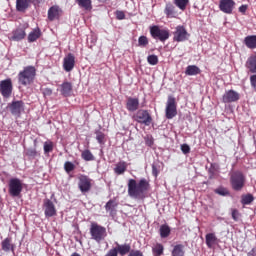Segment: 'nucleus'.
Masks as SVG:
<instances>
[{
	"mask_svg": "<svg viewBox=\"0 0 256 256\" xmlns=\"http://www.w3.org/2000/svg\"><path fill=\"white\" fill-rule=\"evenodd\" d=\"M172 256H185V246L183 244H177L173 247Z\"/></svg>",
	"mask_w": 256,
	"mask_h": 256,
	"instance_id": "c756f323",
	"label": "nucleus"
},
{
	"mask_svg": "<svg viewBox=\"0 0 256 256\" xmlns=\"http://www.w3.org/2000/svg\"><path fill=\"white\" fill-rule=\"evenodd\" d=\"M174 5H176L180 11H185L187 5H189V0H174Z\"/></svg>",
	"mask_w": 256,
	"mask_h": 256,
	"instance_id": "f704fd0d",
	"label": "nucleus"
},
{
	"mask_svg": "<svg viewBox=\"0 0 256 256\" xmlns=\"http://www.w3.org/2000/svg\"><path fill=\"white\" fill-rule=\"evenodd\" d=\"M134 121L140 123V125H145L146 127H149V125L153 123V118L151 117L149 111L140 109L135 113Z\"/></svg>",
	"mask_w": 256,
	"mask_h": 256,
	"instance_id": "0eeeda50",
	"label": "nucleus"
},
{
	"mask_svg": "<svg viewBox=\"0 0 256 256\" xmlns=\"http://www.w3.org/2000/svg\"><path fill=\"white\" fill-rule=\"evenodd\" d=\"M42 0H16V10L25 13L32 3H40Z\"/></svg>",
	"mask_w": 256,
	"mask_h": 256,
	"instance_id": "2eb2a0df",
	"label": "nucleus"
},
{
	"mask_svg": "<svg viewBox=\"0 0 256 256\" xmlns=\"http://www.w3.org/2000/svg\"><path fill=\"white\" fill-rule=\"evenodd\" d=\"M181 151L184 155H189V153H191V147L189 146V144H182Z\"/></svg>",
	"mask_w": 256,
	"mask_h": 256,
	"instance_id": "a18cd8bd",
	"label": "nucleus"
},
{
	"mask_svg": "<svg viewBox=\"0 0 256 256\" xmlns=\"http://www.w3.org/2000/svg\"><path fill=\"white\" fill-rule=\"evenodd\" d=\"M189 32H187V29L184 28V26H177L175 28V31L173 32V41H176V43H183L185 41L189 40Z\"/></svg>",
	"mask_w": 256,
	"mask_h": 256,
	"instance_id": "1a4fd4ad",
	"label": "nucleus"
},
{
	"mask_svg": "<svg viewBox=\"0 0 256 256\" xmlns=\"http://www.w3.org/2000/svg\"><path fill=\"white\" fill-rule=\"evenodd\" d=\"M239 12L240 13H246L247 12V5H242L239 7Z\"/></svg>",
	"mask_w": 256,
	"mask_h": 256,
	"instance_id": "5fc2aeb1",
	"label": "nucleus"
},
{
	"mask_svg": "<svg viewBox=\"0 0 256 256\" xmlns=\"http://www.w3.org/2000/svg\"><path fill=\"white\" fill-rule=\"evenodd\" d=\"M59 91L63 97H71V93H73V84L65 81L60 85Z\"/></svg>",
	"mask_w": 256,
	"mask_h": 256,
	"instance_id": "a211bd4d",
	"label": "nucleus"
},
{
	"mask_svg": "<svg viewBox=\"0 0 256 256\" xmlns=\"http://www.w3.org/2000/svg\"><path fill=\"white\" fill-rule=\"evenodd\" d=\"M95 135L99 145H105V133H103L101 130H96Z\"/></svg>",
	"mask_w": 256,
	"mask_h": 256,
	"instance_id": "4c0bfd02",
	"label": "nucleus"
},
{
	"mask_svg": "<svg viewBox=\"0 0 256 256\" xmlns=\"http://www.w3.org/2000/svg\"><path fill=\"white\" fill-rule=\"evenodd\" d=\"M152 175L154 177H158L159 175V169H157V167L155 166V164L152 165Z\"/></svg>",
	"mask_w": 256,
	"mask_h": 256,
	"instance_id": "864d4df0",
	"label": "nucleus"
},
{
	"mask_svg": "<svg viewBox=\"0 0 256 256\" xmlns=\"http://www.w3.org/2000/svg\"><path fill=\"white\" fill-rule=\"evenodd\" d=\"M39 37H41V32L39 30H33L28 35V41L29 43H34Z\"/></svg>",
	"mask_w": 256,
	"mask_h": 256,
	"instance_id": "c9c22d12",
	"label": "nucleus"
},
{
	"mask_svg": "<svg viewBox=\"0 0 256 256\" xmlns=\"http://www.w3.org/2000/svg\"><path fill=\"white\" fill-rule=\"evenodd\" d=\"M163 251H165V247L161 243H157L152 247L153 256H161L163 255Z\"/></svg>",
	"mask_w": 256,
	"mask_h": 256,
	"instance_id": "473e14b6",
	"label": "nucleus"
},
{
	"mask_svg": "<svg viewBox=\"0 0 256 256\" xmlns=\"http://www.w3.org/2000/svg\"><path fill=\"white\" fill-rule=\"evenodd\" d=\"M90 235L96 243H101L107 237V229L93 222L90 226Z\"/></svg>",
	"mask_w": 256,
	"mask_h": 256,
	"instance_id": "7ed1b4c3",
	"label": "nucleus"
},
{
	"mask_svg": "<svg viewBox=\"0 0 256 256\" xmlns=\"http://www.w3.org/2000/svg\"><path fill=\"white\" fill-rule=\"evenodd\" d=\"M138 45L139 47H146L149 45V39L147 38V36H140L138 38Z\"/></svg>",
	"mask_w": 256,
	"mask_h": 256,
	"instance_id": "a19ab883",
	"label": "nucleus"
},
{
	"mask_svg": "<svg viewBox=\"0 0 256 256\" xmlns=\"http://www.w3.org/2000/svg\"><path fill=\"white\" fill-rule=\"evenodd\" d=\"M150 35L153 39H158L162 43H165L169 39V30L161 29L159 26L150 27Z\"/></svg>",
	"mask_w": 256,
	"mask_h": 256,
	"instance_id": "6e6552de",
	"label": "nucleus"
},
{
	"mask_svg": "<svg viewBox=\"0 0 256 256\" xmlns=\"http://www.w3.org/2000/svg\"><path fill=\"white\" fill-rule=\"evenodd\" d=\"M42 93L44 97H51V95H53V90L51 88H44L42 89Z\"/></svg>",
	"mask_w": 256,
	"mask_h": 256,
	"instance_id": "09e8293b",
	"label": "nucleus"
},
{
	"mask_svg": "<svg viewBox=\"0 0 256 256\" xmlns=\"http://www.w3.org/2000/svg\"><path fill=\"white\" fill-rule=\"evenodd\" d=\"M26 155L28 157H35L37 155V150H35L33 148H29L26 150Z\"/></svg>",
	"mask_w": 256,
	"mask_h": 256,
	"instance_id": "8fccbe9b",
	"label": "nucleus"
},
{
	"mask_svg": "<svg viewBox=\"0 0 256 256\" xmlns=\"http://www.w3.org/2000/svg\"><path fill=\"white\" fill-rule=\"evenodd\" d=\"M53 151V143L51 141L44 142V153L45 155L51 153Z\"/></svg>",
	"mask_w": 256,
	"mask_h": 256,
	"instance_id": "79ce46f5",
	"label": "nucleus"
},
{
	"mask_svg": "<svg viewBox=\"0 0 256 256\" xmlns=\"http://www.w3.org/2000/svg\"><path fill=\"white\" fill-rule=\"evenodd\" d=\"M253 201H254L253 195L248 194V195L242 196L241 203H242V205H251V203H253Z\"/></svg>",
	"mask_w": 256,
	"mask_h": 256,
	"instance_id": "ea45409f",
	"label": "nucleus"
},
{
	"mask_svg": "<svg viewBox=\"0 0 256 256\" xmlns=\"http://www.w3.org/2000/svg\"><path fill=\"white\" fill-rule=\"evenodd\" d=\"M2 251L5 253H9V251H12V253H15V244H13V240L11 237L5 238L1 242Z\"/></svg>",
	"mask_w": 256,
	"mask_h": 256,
	"instance_id": "6ab92c4d",
	"label": "nucleus"
},
{
	"mask_svg": "<svg viewBox=\"0 0 256 256\" xmlns=\"http://www.w3.org/2000/svg\"><path fill=\"white\" fill-rule=\"evenodd\" d=\"M78 7H80V9H83L84 11H91V9H93V4L91 2V0H75Z\"/></svg>",
	"mask_w": 256,
	"mask_h": 256,
	"instance_id": "b1692460",
	"label": "nucleus"
},
{
	"mask_svg": "<svg viewBox=\"0 0 256 256\" xmlns=\"http://www.w3.org/2000/svg\"><path fill=\"white\" fill-rule=\"evenodd\" d=\"M35 75H37V69L35 66H26L23 71H20L18 74V81L20 85L27 87L35 81Z\"/></svg>",
	"mask_w": 256,
	"mask_h": 256,
	"instance_id": "f03ea898",
	"label": "nucleus"
},
{
	"mask_svg": "<svg viewBox=\"0 0 256 256\" xmlns=\"http://www.w3.org/2000/svg\"><path fill=\"white\" fill-rule=\"evenodd\" d=\"M27 34L25 33V29L23 28H17L13 31L12 39L13 41H21L22 39H25V36Z\"/></svg>",
	"mask_w": 256,
	"mask_h": 256,
	"instance_id": "a878e982",
	"label": "nucleus"
},
{
	"mask_svg": "<svg viewBox=\"0 0 256 256\" xmlns=\"http://www.w3.org/2000/svg\"><path fill=\"white\" fill-rule=\"evenodd\" d=\"M116 15V19H118V21H123V19H125V12L121 11V10H117L115 12Z\"/></svg>",
	"mask_w": 256,
	"mask_h": 256,
	"instance_id": "49530a36",
	"label": "nucleus"
},
{
	"mask_svg": "<svg viewBox=\"0 0 256 256\" xmlns=\"http://www.w3.org/2000/svg\"><path fill=\"white\" fill-rule=\"evenodd\" d=\"M126 109H128L130 112L137 111V109H139V99L128 98L126 103Z\"/></svg>",
	"mask_w": 256,
	"mask_h": 256,
	"instance_id": "5701e85b",
	"label": "nucleus"
},
{
	"mask_svg": "<svg viewBox=\"0 0 256 256\" xmlns=\"http://www.w3.org/2000/svg\"><path fill=\"white\" fill-rule=\"evenodd\" d=\"M149 189V182L142 178L137 184L135 179L128 180V195L132 199H145V191Z\"/></svg>",
	"mask_w": 256,
	"mask_h": 256,
	"instance_id": "f257e3e1",
	"label": "nucleus"
},
{
	"mask_svg": "<svg viewBox=\"0 0 256 256\" xmlns=\"http://www.w3.org/2000/svg\"><path fill=\"white\" fill-rule=\"evenodd\" d=\"M219 9L222 13L231 15L233 9H235V1L233 0H220Z\"/></svg>",
	"mask_w": 256,
	"mask_h": 256,
	"instance_id": "4468645a",
	"label": "nucleus"
},
{
	"mask_svg": "<svg viewBox=\"0 0 256 256\" xmlns=\"http://www.w3.org/2000/svg\"><path fill=\"white\" fill-rule=\"evenodd\" d=\"M92 187L93 179L85 175H81L78 178V189L81 191V193H89Z\"/></svg>",
	"mask_w": 256,
	"mask_h": 256,
	"instance_id": "9b49d317",
	"label": "nucleus"
},
{
	"mask_svg": "<svg viewBox=\"0 0 256 256\" xmlns=\"http://www.w3.org/2000/svg\"><path fill=\"white\" fill-rule=\"evenodd\" d=\"M116 250L118 251L119 255H127V253H131V244H119V242H115Z\"/></svg>",
	"mask_w": 256,
	"mask_h": 256,
	"instance_id": "412c9836",
	"label": "nucleus"
},
{
	"mask_svg": "<svg viewBox=\"0 0 256 256\" xmlns=\"http://www.w3.org/2000/svg\"><path fill=\"white\" fill-rule=\"evenodd\" d=\"M250 83L253 89H256V74L250 77Z\"/></svg>",
	"mask_w": 256,
	"mask_h": 256,
	"instance_id": "603ef678",
	"label": "nucleus"
},
{
	"mask_svg": "<svg viewBox=\"0 0 256 256\" xmlns=\"http://www.w3.org/2000/svg\"><path fill=\"white\" fill-rule=\"evenodd\" d=\"M246 67L250 73H256V55L250 56L246 61Z\"/></svg>",
	"mask_w": 256,
	"mask_h": 256,
	"instance_id": "cd10ccee",
	"label": "nucleus"
},
{
	"mask_svg": "<svg viewBox=\"0 0 256 256\" xmlns=\"http://www.w3.org/2000/svg\"><path fill=\"white\" fill-rule=\"evenodd\" d=\"M206 245L208 249H213V247H215V245H217V236L215 235V233H208L206 234Z\"/></svg>",
	"mask_w": 256,
	"mask_h": 256,
	"instance_id": "4be33fe9",
	"label": "nucleus"
},
{
	"mask_svg": "<svg viewBox=\"0 0 256 256\" xmlns=\"http://www.w3.org/2000/svg\"><path fill=\"white\" fill-rule=\"evenodd\" d=\"M105 256H119V252L116 250V248L110 249Z\"/></svg>",
	"mask_w": 256,
	"mask_h": 256,
	"instance_id": "3c124183",
	"label": "nucleus"
},
{
	"mask_svg": "<svg viewBox=\"0 0 256 256\" xmlns=\"http://www.w3.org/2000/svg\"><path fill=\"white\" fill-rule=\"evenodd\" d=\"M240 217L241 214L239 213V210L232 209V219H234L235 221H239Z\"/></svg>",
	"mask_w": 256,
	"mask_h": 256,
	"instance_id": "de8ad7c7",
	"label": "nucleus"
},
{
	"mask_svg": "<svg viewBox=\"0 0 256 256\" xmlns=\"http://www.w3.org/2000/svg\"><path fill=\"white\" fill-rule=\"evenodd\" d=\"M0 93L5 99L11 97V93H13V83L11 79L2 80L0 82Z\"/></svg>",
	"mask_w": 256,
	"mask_h": 256,
	"instance_id": "f8f14e48",
	"label": "nucleus"
},
{
	"mask_svg": "<svg viewBox=\"0 0 256 256\" xmlns=\"http://www.w3.org/2000/svg\"><path fill=\"white\" fill-rule=\"evenodd\" d=\"M81 158L84 161H95V156L93 155V153L89 149H86V150L81 152Z\"/></svg>",
	"mask_w": 256,
	"mask_h": 256,
	"instance_id": "72a5a7b5",
	"label": "nucleus"
},
{
	"mask_svg": "<svg viewBox=\"0 0 256 256\" xmlns=\"http://www.w3.org/2000/svg\"><path fill=\"white\" fill-rule=\"evenodd\" d=\"M64 169L66 171V173H71V171L75 170V164H73L72 162H65L64 164Z\"/></svg>",
	"mask_w": 256,
	"mask_h": 256,
	"instance_id": "c03bdc74",
	"label": "nucleus"
},
{
	"mask_svg": "<svg viewBox=\"0 0 256 256\" xmlns=\"http://www.w3.org/2000/svg\"><path fill=\"white\" fill-rule=\"evenodd\" d=\"M222 101L223 103H235V101H239V93L229 90L223 95Z\"/></svg>",
	"mask_w": 256,
	"mask_h": 256,
	"instance_id": "f3484780",
	"label": "nucleus"
},
{
	"mask_svg": "<svg viewBox=\"0 0 256 256\" xmlns=\"http://www.w3.org/2000/svg\"><path fill=\"white\" fill-rule=\"evenodd\" d=\"M247 256H256V246L252 248L250 252H248Z\"/></svg>",
	"mask_w": 256,
	"mask_h": 256,
	"instance_id": "6e6d98bb",
	"label": "nucleus"
},
{
	"mask_svg": "<svg viewBox=\"0 0 256 256\" xmlns=\"http://www.w3.org/2000/svg\"><path fill=\"white\" fill-rule=\"evenodd\" d=\"M164 13L167 17H171L175 13V6L171 3L166 4Z\"/></svg>",
	"mask_w": 256,
	"mask_h": 256,
	"instance_id": "58836bf2",
	"label": "nucleus"
},
{
	"mask_svg": "<svg viewBox=\"0 0 256 256\" xmlns=\"http://www.w3.org/2000/svg\"><path fill=\"white\" fill-rule=\"evenodd\" d=\"M165 113L166 119H173L174 117H177V102L175 100V97H168Z\"/></svg>",
	"mask_w": 256,
	"mask_h": 256,
	"instance_id": "9d476101",
	"label": "nucleus"
},
{
	"mask_svg": "<svg viewBox=\"0 0 256 256\" xmlns=\"http://www.w3.org/2000/svg\"><path fill=\"white\" fill-rule=\"evenodd\" d=\"M147 61L149 65H157V63H159V58L157 55L152 54L147 57Z\"/></svg>",
	"mask_w": 256,
	"mask_h": 256,
	"instance_id": "37998d69",
	"label": "nucleus"
},
{
	"mask_svg": "<svg viewBox=\"0 0 256 256\" xmlns=\"http://www.w3.org/2000/svg\"><path fill=\"white\" fill-rule=\"evenodd\" d=\"M159 231L162 239H167L171 235V227L167 224L161 225Z\"/></svg>",
	"mask_w": 256,
	"mask_h": 256,
	"instance_id": "2f4dec72",
	"label": "nucleus"
},
{
	"mask_svg": "<svg viewBox=\"0 0 256 256\" xmlns=\"http://www.w3.org/2000/svg\"><path fill=\"white\" fill-rule=\"evenodd\" d=\"M7 109L13 117L19 119V117H21V113L25 111V102L22 100H13L12 102L8 103Z\"/></svg>",
	"mask_w": 256,
	"mask_h": 256,
	"instance_id": "423d86ee",
	"label": "nucleus"
},
{
	"mask_svg": "<svg viewBox=\"0 0 256 256\" xmlns=\"http://www.w3.org/2000/svg\"><path fill=\"white\" fill-rule=\"evenodd\" d=\"M200 73H201V69L196 65H189L186 67V70H185V75H188L190 77L199 75Z\"/></svg>",
	"mask_w": 256,
	"mask_h": 256,
	"instance_id": "c85d7f7f",
	"label": "nucleus"
},
{
	"mask_svg": "<svg viewBox=\"0 0 256 256\" xmlns=\"http://www.w3.org/2000/svg\"><path fill=\"white\" fill-rule=\"evenodd\" d=\"M0 203H1V196H0Z\"/></svg>",
	"mask_w": 256,
	"mask_h": 256,
	"instance_id": "13d9d810",
	"label": "nucleus"
},
{
	"mask_svg": "<svg viewBox=\"0 0 256 256\" xmlns=\"http://www.w3.org/2000/svg\"><path fill=\"white\" fill-rule=\"evenodd\" d=\"M117 201L115 200H109L105 205V210L110 213L111 217L116 213L117 209Z\"/></svg>",
	"mask_w": 256,
	"mask_h": 256,
	"instance_id": "393cba45",
	"label": "nucleus"
},
{
	"mask_svg": "<svg viewBox=\"0 0 256 256\" xmlns=\"http://www.w3.org/2000/svg\"><path fill=\"white\" fill-rule=\"evenodd\" d=\"M126 171H127V162L125 161L118 162L114 168V173H116V175H123V173H125Z\"/></svg>",
	"mask_w": 256,
	"mask_h": 256,
	"instance_id": "bb28decb",
	"label": "nucleus"
},
{
	"mask_svg": "<svg viewBox=\"0 0 256 256\" xmlns=\"http://www.w3.org/2000/svg\"><path fill=\"white\" fill-rule=\"evenodd\" d=\"M244 43L248 49H256V35L245 37Z\"/></svg>",
	"mask_w": 256,
	"mask_h": 256,
	"instance_id": "7c9ffc66",
	"label": "nucleus"
},
{
	"mask_svg": "<svg viewBox=\"0 0 256 256\" xmlns=\"http://www.w3.org/2000/svg\"><path fill=\"white\" fill-rule=\"evenodd\" d=\"M70 256H81V254L77 253V252H74L72 253Z\"/></svg>",
	"mask_w": 256,
	"mask_h": 256,
	"instance_id": "4d7b16f0",
	"label": "nucleus"
},
{
	"mask_svg": "<svg viewBox=\"0 0 256 256\" xmlns=\"http://www.w3.org/2000/svg\"><path fill=\"white\" fill-rule=\"evenodd\" d=\"M43 207L46 219L55 217V215H57V209L55 208V204L50 199H44Z\"/></svg>",
	"mask_w": 256,
	"mask_h": 256,
	"instance_id": "ddd939ff",
	"label": "nucleus"
},
{
	"mask_svg": "<svg viewBox=\"0 0 256 256\" xmlns=\"http://www.w3.org/2000/svg\"><path fill=\"white\" fill-rule=\"evenodd\" d=\"M61 15V8L59 6H52L48 10V19L49 21H55Z\"/></svg>",
	"mask_w": 256,
	"mask_h": 256,
	"instance_id": "aec40b11",
	"label": "nucleus"
},
{
	"mask_svg": "<svg viewBox=\"0 0 256 256\" xmlns=\"http://www.w3.org/2000/svg\"><path fill=\"white\" fill-rule=\"evenodd\" d=\"M216 195H220L221 197H228L230 195L229 190L223 186H220L214 190Z\"/></svg>",
	"mask_w": 256,
	"mask_h": 256,
	"instance_id": "e433bc0d",
	"label": "nucleus"
},
{
	"mask_svg": "<svg viewBox=\"0 0 256 256\" xmlns=\"http://www.w3.org/2000/svg\"><path fill=\"white\" fill-rule=\"evenodd\" d=\"M230 185L234 191H241L245 187V175L241 171H235L230 175Z\"/></svg>",
	"mask_w": 256,
	"mask_h": 256,
	"instance_id": "20e7f679",
	"label": "nucleus"
},
{
	"mask_svg": "<svg viewBox=\"0 0 256 256\" xmlns=\"http://www.w3.org/2000/svg\"><path fill=\"white\" fill-rule=\"evenodd\" d=\"M75 68V55L69 53L63 60V69L67 73L73 71Z\"/></svg>",
	"mask_w": 256,
	"mask_h": 256,
	"instance_id": "dca6fc26",
	"label": "nucleus"
},
{
	"mask_svg": "<svg viewBox=\"0 0 256 256\" xmlns=\"http://www.w3.org/2000/svg\"><path fill=\"white\" fill-rule=\"evenodd\" d=\"M23 191V181L19 178H11L8 182V193L11 197H20Z\"/></svg>",
	"mask_w": 256,
	"mask_h": 256,
	"instance_id": "39448f33",
	"label": "nucleus"
}]
</instances>
